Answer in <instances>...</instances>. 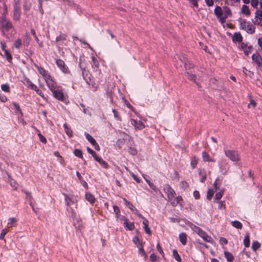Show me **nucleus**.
Segmentation results:
<instances>
[{
  "label": "nucleus",
  "mask_w": 262,
  "mask_h": 262,
  "mask_svg": "<svg viewBox=\"0 0 262 262\" xmlns=\"http://www.w3.org/2000/svg\"><path fill=\"white\" fill-rule=\"evenodd\" d=\"M214 14L222 24L225 23L226 19L232 16L230 9L226 6L221 7L216 6L214 10Z\"/></svg>",
  "instance_id": "nucleus-1"
},
{
  "label": "nucleus",
  "mask_w": 262,
  "mask_h": 262,
  "mask_svg": "<svg viewBox=\"0 0 262 262\" xmlns=\"http://www.w3.org/2000/svg\"><path fill=\"white\" fill-rule=\"evenodd\" d=\"M0 23L4 28L9 30L12 28L11 23L6 19V16L8 14V8L4 0H0Z\"/></svg>",
  "instance_id": "nucleus-2"
},
{
  "label": "nucleus",
  "mask_w": 262,
  "mask_h": 262,
  "mask_svg": "<svg viewBox=\"0 0 262 262\" xmlns=\"http://www.w3.org/2000/svg\"><path fill=\"white\" fill-rule=\"evenodd\" d=\"M35 67L37 69L38 73L43 77L48 87H52L53 83L55 82L54 78L50 74L43 68L35 64Z\"/></svg>",
  "instance_id": "nucleus-3"
},
{
  "label": "nucleus",
  "mask_w": 262,
  "mask_h": 262,
  "mask_svg": "<svg viewBox=\"0 0 262 262\" xmlns=\"http://www.w3.org/2000/svg\"><path fill=\"white\" fill-rule=\"evenodd\" d=\"M49 90L52 92L53 96L57 100L63 102L65 103H67L68 99L67 96L65 95L62 91L59 89H56V82H55L53 83V86L48 87Z\"/></svg>",
  "instance_id": "nucleus-4"
},
{
  "label": "nucleus",
  "mask_w": 262,
  "mask_h": 262,
  "mask_svg": "<svg viewBox=\"0 0 262 262\" xmlns=\"http://www.w3.org/2000/svg\"><path fill=\"white\" fill-rule=\"evenodd\" d=\"M239 23L240 29L245 31L247 33L252 34L255 32V27L246 19L241 18Z\"/></svg>",
  "instance_id": "nucleus-5"
},
{
  "label": "nucleus",
  "mask_w": 262,
  "mask_h": 262,
  "mask_svg": "<svg viewBox=\"0 0 262 262\" xmlns=\"http://www.w3.org/2000/svg\"><path fill=\"white\" fill-rule=\"evenodd\" d=\"M82 74L83 78L86 82L90 85H91L94 91H96L97 89L98 85H97L92 79V75L90 74L88 71L86 70L84 68L82 70Z\"/></svg>",
  "instance_id": "nucleus-6"
},
{
  "label": "nucleus",
  "mask_w": 262,
  "mask_h": 262,
  "mask_svg": "<svg viewBox=\"0 0 262 262\" xmlns=\"http://www.w3.org/2000/svg\"><path fill=\"white\" fill-rule=\"evenodd\" d=\"M225 154L230 160L233 162H238L240 160V157L238 152L234 150H225Z\"/></svg>",
  "instance_id": "nucleus-7"
},
{
  "label": "nucleus",
  "mask_w": 262,
  "mask_h": 262,
  "mask_svg": "<svg viewBox=\"0 0 262 262\" xmlns=\"http://www.w3.org/2000/svg\"><path fill=\"white\" fill-rule=\"evenodd\" d=\"M252 22L255 25L262 26V10L257 9L254 13V17Z\"/></svg>",
  "instance_id": "nucleus-8"
},
{
  "label": "nucleus",
  "mask_w": 262,
  "mask_h": 262,
  "mask_svg": "<svg viewBox=\"0 0 262 262\" xmlns=\"http://www.w3.org/2000/svg\"><path fill=\"white\" fill-rule=\"evenodd\" d=\"M56 63L59 69L64 74H69L70 71L68 67L64 61L61 59H58L56 60Z\"/></svg>",
  "instance_id": "nucleus-9"
},
{
  "label": "nucleus",
  "mask_w": 262,
  "mask_h": 262,
  "mask_svg": "<svg viewBox=\"0 0 262 262\" xmlns=\"http://www.w3.org/2000/svg\"><path fill=\"white\" fill-rule=\"evenodd\" d=\"M252 59L257 67L262 70V57L258 52L253 54Z\"/></svg>",
  "instance_id": "nucleus-10"
},
{
  "label": "nucleus",
  "mask_w": 262,
  "mask_h": 262,
  "mask_svg": "<svg viewBox=\"0 0 262 262\" xmlns=\"http://www.w3.org/2000/svg\"><path fill=\"white\" fill-rule=\"evenodd\" d=\"M130 123L133 125L136 129L142 130L145 127V125L141 121H137L134 119H131Z\"/></svg>",
  "instance_id": "nucleus-11"
},
{
  "label": "nucleus",
  "mask_w": 262,
  "mask_h": 262,
  "mask_svg": "<svg viewBox=\"0 0 262 262\" xmlns=\"http://www.w3.org/2000/svg\"><path fill=\"white\" fill-rule=\"evenodd\" d=\"M64 196L66 203L67 206H70L77 202V197L75 195H67L65 194Z\"/></svg>",
  "instance_id": "nucleus-12"
},
{
  "label": "nucleus",
  "mask_w": 262,
  "mask_h": 262,
  "mask_svg": "<svg viewBox=\"0 0 262 262\" xmlns=\"http://www.w3.org/2000/svg\"><path fill=\"white\" fill-rule=\"evenodd\" d=\"M122 220L123 221V224L126 229L132 231L134 228L135 226L133 222H129L128 219L125 217H122Z\"/></svg>",
  "instance_id": "nucleus-13"
},
{
  "label": "nucleus",
  "mask_w": 262,
  "mask_h": 262,
  "mask_svg": "<svg viewBox=\"0 0 262 262\" xmlns=\"http://www.w3.org/2000/svg\"><path fill=\"white\" fill-rule=\"evenodd\" d=\"M123 200L124 202L125 205L134 213L137 214L138 216V214H140L139 213V211L130 202L128 201L125 198H123Z\"/></svg>",
  "instance_id": "nucleus-14"
},
{
  "label": "nucleus",
  "mask_w": 262,
  "mask_h": 262,
  "mask_svg": "<svg viewBox=\"0 0 262 262\" xmlns=\"http://www.w3.org/2000/svg\"><path fill=\"white\" fill-rule=\"evenodd\" d=\"M138 216L143 219V229L145 232L148 234H151V231L150 228L148 227V220L144 217L141 214H138Z\"/></svg>",
  "instance_id": "nucleus-15"
},
{
  "label": "nucleus",
  "mask_w": 262,
  "mask_h": 262,
  "mask_svg": "<svg viewBox=\"0 0 262 262\" xmlns=\"http://www.w3.org/2000/svg\"><path fill=\"white\" fill-rule=\"evenodd\" d=\"M164 189L165 192L167 193L168 198L169 199H170L174 196L175 192L169 185H165Z\"/></svg>",
  "instance_id": "nucleus-16"
},
{
  "label": "nucleus",
  "mask_w": 262,
  "mask_h": 262,
  "mask_svg": "<svg viewBox=\"0 0 262 262\" xmlns=\"http://www.w3.org/2000/svg\"><path fill=\"white\" fill-rule=\"evenodd\" d=\"M199 236L202 237L205 242L211 244H213L214 243V241L212 238L210 236L208 235L205 231H203L202 233H201Z\"/></svg>",
  "instance_id": "nucleus-17"
},
{
  "label": "nucleus",
  "mask_w": 262,
  "mask_h": 262,
  "mask_svg": "<svg viewBox=\"0 0 262 262\" xmlns=\"http://www.w3.org/2000/svg\"><path fill=\"white\" fill-rule=\"evenodd\" d=\"M188 225L189 227L191 228V229L193 231L195 232L199 236L201 233H202L203 231H204V230H203L199 227L194 225L193 224H192L191 223H189Z\"/></svg>",
  "instance_id": "nucleus-18"
},
{
  "label": "nucleus",
  "mask_w": 262,
  "mask_h": 262,
  "mask_svg": "<svg viewBox=\"0 0 262 262\" xmlns=\"http://www.w3.org/2000/svg\"><path fill=\"white\" fill-rule=\"evenodd\" d=\"M23 82L24 84L27 86L28 88H30V89L34 90L36 89V85L34 84H33L32 81L28 78L25 77Z\"/></svg>",
  "instance_id": "nucleus-19"
},
{
  "label": "nucleus",
  "mask_w": 262,
  "mask_h": 262,
  "mask_svg": "<svg viewBox=\"0 0 262 262\" xmlns=\"http://www.w3.org/2000/svg\"><path fill=\"white\" fill-rule=\"evenodd\" d=\"M241 12L247 17H249L251 15V11L249 7L246 5H243L242 6Z\"/></svg>",
  "instance_id": "nucleus-20"
},
{
  "label": "nucleus",
  "mask_w": 262,
  "mask_h": 262,
  "mask_svg": "<svg viewBox=\"0 0 262 262\" xmlns=\"http://www.w3.org/2000/svg\"><path fill=\"white\" fill-rule=\"evenodd\" d=\"M21 15L20 7L14 8L13 18L16 20H18L20 19Z\"/></svg>",
  "instance_id": "nucleus-21"
},
{
  "label": "nucleus",
  "mask_w": 262,
  "mask_h": 262,
  "mask_svg": "<svg viewBox=\"0 0 262 262\" xmlns=\"http://www.w3.org/2000/svg\"><path fill=\"white\" fill-rule=\"evenodd\" d=\"M232 39L233 42H240L242 41L243 37L239 32H235L233 34Z\"/></svg>",
  "instance_id": "nucleus-22"
},
{
  "label": "nucleus",
  "mask_w": 262,
  "mask_h": 262,
  "mask_svg": "<svg viewBox=\"0 0 262 262\" xmlns=\"http://www.w3.org/2000/svg\"><path fill=\"white\" fill-rule=\"evenodd\" d=\"M85 199L90 203L93 204L96 201V199L93 194L90 192H86L85 194Z\"/></svg>",
  "instance_id": "nucleus-23"
},
{
  "label": "nucleus",
  "mask_w": 262,
  "mask_h": 262,
  "mask_svg": "<svg viewBox=\"0 0 262 262\" xmlns=\"http://www.w3.org/2000/svg\"><path fill=\"white\" fill-rule=\"evenodd\" d=\"M202 158L203 161L205 162H214L215 161V160L214 159L211 158L209 155L205 151L202 152Z\"/></svg>",
  "instance_id": "nucleus-24"
},
{
  "label": "nucleus",
  "mask_w": 262,
  "mask_h": 262,
  "mask_svg": "<svg viewBox=\"0 0 262 262\" xmlns=\"http://www.w3.org/2000/svg\"><path fill=\"white\" fill-rule=\"evenodd\" d=\"M32 5V0H24L23 8L25 11L27 12L31 9Z\"/></svg>",
  "instance_id": "nucleus-25"
},
{
  "label": "nucleus",
  "mask_w": 262,
  "mask_h": 262,
  "mask_svg": "<svg viewBox=\"0 0 262 262\" xmlns=\"http://www.w3.org/2000/svg\"><path fill=\"white\" fill-rule=\"evenodd\" d=\"M91 66L94 69L97 70L99 68V62L97 59L94 56H91Z\"/></svg>",
  "instance_id": "nucleus-26"
},
{
  "label": "nucleus",
  "mask_w": 262,
  "mask_h": 262,
  "mask_svg": "<svg viewBox=\"0 0 262 262\" xmlns=\"http://www.w3.org/2000/svg\"><path fill=\"white\" fill-rule=\"evenodd\" d=\"M96 161L98 162L103 168H108L109 166L107 164V163L104 160H103L101 157H99L98 158H97Z\"/></svg>",
  "instance_id": "nucleus-27"
},
{
  "label": "nucleus",
  "mask_w": 262,
  "mask_h": 262,
  "mask_svg": "<svg viewBox=\"0 0 262 262\" xmlns=\"http://www.w3.org/2000/svg\"><path fill=\"white\" fill-rule=\"evenodd\" d=\"M179 239L183 245H185L187 243V235L185 233H181L179 234Z\"/></svg>",
  "instance_id": "nucleus-28"
},
{
  "label": "nucleus",
  "mask_w": 262,
  "mask_h": 262,
  "mask_svg": "<svg viewBox=\"0 0 262 262\" xmlns=\"http://www.w3.org/2000/svg\"><path fill=\"white\" fill-rule=\"evenodd\" d=\"M8 182L12 187L14 189H17L18 187V184L16 181L13 179L10 176H8Z\"/></svg>",
  "instance_id": "nucleus-29"
},
{
  "label": "nucleus",
  "mask_w": 262,
  "mask_h": 262,
  "mask_svg": "<svg viewBox=\"0 0 262 262\" xmlns=\"http://www.w3.org/2000/svg\"><path fill=\"white\" fill-rule=\"evenodd\" d=\"M224 255L228 262H233L234 260V256L232 253L227 251H225Z\"/></svg>",
  "instance_id": "nucleus-30"
},
{
  "label": "nucleus",
  "mask_w": 262,
  "mask_h": 262,
  "mask_svg": "<svg viewBox=\"0 0 262 262\" xmlns=\"http://www.w3.org/2000/svg\"><path fill=\"white\" fill-rule=\"evenodd\" d=\"M63 127L66 134L69 137H71L73 136V132L72 129L68 127L66 123L63 124Z\"/></svg>",
  "instance_id": "nucleus-31"
},
{
  "label": "nucleus",
  "mask_w": 262,
  "mask_h": 262,
  "mask_svg": "<svg viewBox=\"0 0 262 262\" xmlns=\"http://www.w3.org/2000/svg\"><path fill=\"white\" fill-rule=\"evenodd\" d=\"M17 220L15 217H10L8 219V225H9V227H12L16 225Z\"/></svg>",
  "instance_id": "nucleus-32"
},
{
  "label": "nucleus",
  "mask_w": 262,
  "mask_h": 262,
  "mask_svg": "<svg viewBox=\"0 0 262 262\" xmlns=\"http://www.w3.org/2000/svg\"><path fill=\"white\" fill-rule=\"evenodd\" d=\"M231 225L235 228L239 229H241L243 227L242 224L237 221H232Z\"/></svg>",
  "instance_id": "nucleus-33"
},
{
  "label": "nucleus",
  "mask_w": 262,
  "mask_h": 262,
  "mask_svg": "<svg viewBox=\"0 0 262 262\" xmlns=\"http://www.w3.org/2000/svg\"><path fill=\"white\" fill-rule=\"evenodd\" d=\"M260 247V244L257 241H254L251 246V248L253 251H256Z\"/></svg>",
  "instance_id": "nucleus-34"
},
{
  "label": "nucleus",
  "mask_w": 262,
  "mask_h": 262,
  "mask_svg": "<svg viewBox=\"0 0 262 262\" xmlns=\"http://www.w3.org/2000/svg\"><path fill=\"white\" fill-rule=\"evenodd\" d=\"M85 136L86 139L92 144H96L95 140L89 134L85 133Z\"/></svg>",
  "instance_id": "nucleus-35"
},
{
  "label": "nucleus",
  "mask_w": 262,
  "mask_h": 262,
  "mask_svg": "<svg viewBox=\"0 0 262 262\" xmlns=\"http://www.w3.org/2000/svg\"><path fill=\"white\" fill-rule=\"evenodd\" d=\"M244 244L246 247H248L250 246V237L248 234L245 236Z\"/></svg>",
  "instance_id": "nucleus-36"
},
{
  "label": "nucleus",
  "mask_w": 262,
  "mask_h": 262,
  "mask_svg": "<svg viewBox=\"0 0 262 262\" xmlns=\"http://www.w3.org/2000/svg\"><path fill=\"white\" fill-rule=\"evenodd\" d=\"M172 253H173V255L175 259L178 262H181V258L180 257V256L178 254V252L177 251V250H173L172 251Z\"/></svg>",
  "instance_id": "nucleus-37"
},
{
  "label": "nucleus",
  "mask_w": 262,
  "mask_h": 262,
  "mask_svg": "<svg viewBox=\"0 0 262 262\" xmlns=\"http://www.w3.org/2000/svg\"><path fill=\"white\" fill-rule=\"evenodd\" d=\"M4 52L5 55L7 60L9 62H11L12 61V56H11V54L7 50L4 51Z\"/></svg>",
  "instance_id": "nucleus-38"
},
{
  "label": "nucleus",
  "mask_w": 262,
  "mask_h": 262,
  "mask_svg": "<svg viewBox=\"0 0 262 262\" xmlns=\"http://www.w3.org/2000/svg\"><path fill=\"white\" fill-rule=\"evenodd\" d=\"M37 135L39 137L40 141L43 143H46L47 140L46 138L41 134L39 130H37Z\"/></svg>",
  "instance_id": "nucleus-39"
},
{
  "label": "nucleus",
  "mask_w": 262,
  "mask_h": 262,
  "mask_svg": "<svg viewBox=\"0 0 262 262\" xmlns=\"http://www.w3.org/2000/svg\"><path fill=\"white\" fill-rule=\"evenodd\" d=\"M198 164V159L195 157H193L191 159L190 164L193 168H194Z\"/></svg>",
  "instance_id": "nucleus-40"
},
{
  "label": "nucleus",
  "mask_w": 262,
  "mask_h": 262,
  "mask_svg": "<svg viewBox=\"0 0 262 262\" xmlns=\"http://www.w3.org/2000/svg\"><path fill=\"white\" fill-rule=\"evenodd\" d=\"M1 89L3 91L9 93L10 91V87L8 84H4L1 85Z\"/></svg>",
  "instance_id": "nucleus-41"
},
{
  "label": "nucleus",
  "mask_w": 262,
  "mask_h": 262,
  "mask_svg": "<svg viewBox=\"0 0 262 262\" xmlns=\"http://www.w3.org/2000/svg\"><path fill=\"white\" fill-rule=\"evenodd\" d=\"M67 38V35L64 34H61L56 38L57 42L65 40Z\"/></svg>",
  "instance_id": "nucleus-42"
},
{
  "label": "nucleus",
  "mask_w": 262,
  "mask_h": 262,
  "mask_svg": "<svg viewBox=\"0 0 262 262\" xmlns=\"http://www.w3.org/2000/svg\"><path fill=\"white\" fill-rule=\"evenodd\" d=\"M214 194V191L212 189H209L208 190V191H207V199L208 200H211V199L212 198L213 195Z\"/></svg>",
  "instance_id": "nucleus-43"
},
{
  "label": "nucleus",
  "mask_w": 262,
  "mask_h": 262,
  "mask_svg": "<svg viewBox=\"0 0 262 262\" xmlns=\"http://www.w3.org/2000/svg\"><path fill=\"white\" fill-rule=\"evenodd\" d=\"M74 154L75 156L78 158H82V151L79 149H76L74 151Z\"/></svg>",
  "instance_id": "nucleus-44"
},
{
  "label": "nucleus",
  "mask_w": 262,
  "mask_h": 262,
  "mask_svg": "<svg viewBox=\"0 0 262 262\" xmlns=\"http://www.w3.org/2000/svg\"><path fill=\"white\" fill-rule=\"evenodd\" d=\"M114 117L118 121H121L122 120L121 117L119 116L118 112L115 110L113 109L112 111Z\"/></svg>",
  "instance_id": "nucleus-45"
},
{
  "label": "nucleus",
  "mask_w": 262,
  "mask_h": 262,
  "mask_svg": "<svg viewBox=\"0 0 262 262\" xmlns=\"http://www.w3.org/2000/svg\"><path fill=\"white\" fill-rule=\"evenodd\" d=\"M219 164H220V168L221 172H222L224 174H226L228 168H226V166L225 165H224L223 164H222V163L221 162Z\"/></svg>",
  "instance_id": "nucleus-46"
},
{
  "label": "nucleus",
  "mask_w": 262,
  "mask_h": 262,
  "mask_svg": "<svg viewBox=\"0 0 262 262\" xmlns=\"http://www.w3.org/2000/svg\"><path fill=\"white\" fill-rule=\"evenodd\" d=\"M221 183V182L219 179H216L213 184L215 190H217L219 188Z\"/></svg>",
  "instance_id": "nucleus-47"
},
{
  "label": "nucleus",
  "mask_w": 262,
  "mask_h": 262,
  "mask_svg": "<svg viewBox=\"0 0 262 262\" xmlns=\"http://www.w3.org/2000/svg\"><path fill=\"white\" fill-rule=\"evenodd\" d=\"M34 90L39 96H40L43 99L46 100V98L45 97V95L42 93V92L36 86V89H34Z\"/></svg>",
  "instance_id": "nucleus-48"
},
{
  "label": "nucleus",
  "mask_w": 262,
  "mask_h": 262,
  "mask_svg": "<svg viewBox=\"0 0 262 262\" xmlns=\"http://www.w3.org/2000/svg\"><path fill=\"white\" fill-rule=\"evenodd\" d=\"M224 190H221L220 192L216 193L215 195V199L216 200H220L221 199L224 194Z\"/></svg>",
  "instance_id": "nucleus-49"
},
{
  "label": "nucleus",
  "mask_w": 262,
  "mask_h": 262,
  "mask_svg": "<svg viewBox=\"0 0 262 262\" xmlns=\"http://www.w3.org/2000/svg\"><path fill=\"white\" fill-rule=\"evenodd\" d=\"M21 40L19 38H18L17 39H16L14 44V47L17 49H19L20 48V47L21 46Z\"/></svg>",
  "instance_id": "nucleus-50"
},
{
  "label": "nucleus",
  "mask_w": 262,
  "mask_h": 262,
  "mask_svg": "<svg viewBox=\"0 0 262 262\" xmlns=\"http://www.w3.org/2000/svg\"><path fill=\"white\" fill-rule=\"evenodd\" d=\"M8 232V230L6 229H4L2 231L1 234H0V239H4L5 238V236L6 234Z\"/></svg>",
  "instance_id": "nucleus-51"
},
{
  "label": "nucleus",
  "mask_w": 262,
  "mask_h": 262,
  "mask_svg": "<svg viewBox=\"0 0 262 262\" xmlns=\"http://www.w3.org/2000/svg\"><path fill=\"white\" fill-rule=\"evenodd\" d=\"M244 46H245L243 44L242 45V48L243 49H244V52L245 54L246 55H248L251 53V48L248 47V48H245L244 49Z\"/></svg>",
  "instance_id": "nucleus-52"
},
{
  "label": "nucleus",
  "mask_w": 262,
  "mask_h": 262,
  "mask_svg": "<svg viewBox=\"0 0 262 262\" xmlns=\"http://www.w3.org/2000/svg\"><path fill=\"white\" fill-rule=\"evenodd\" d=\"M250 2L251 6L254 8H256L259 3L258 0H251Z\"/></svg>",
  "instance_id": "nucleus-53"
},
{
  "label": "nucleus",
  "mask_w": 262,
  "mask_h": 262,
  "mask_svg": "<svg viewBox=\"0 0 262 262\" xmlns=\"http://www.w3.org/2000/svg\"><path fill=\"white\" fill-rule=\"evenodd\" d=\"M186 76L190 80H192L193 81H194L195 80L196 76L192 74L187 73Z\"/></svg>",
  "instance_id": "nucleus-54"
},
{
  "label": "nucleus",
  "mask_w": 262,
  "mask_h": 262,
  "mask_svg": "<svg viewBox=\"0 0 262 262\" xmlns=\"http://www.w3.org/2000/svg\"><path fill=\"white\" fill-rule=\"evenodd\" d=\"M113 209H114V211L117 217H118L120 213V211L119 207L117 206H114Z\"/></svg>",
  "instance_id": "nucleus-55"
},
{
  "label": "nucleus",
  "mask_w": 262,
  "mask_h": 262,
  "mask_svg": "<svg viewBox=\"0 0 262 262\" xmlns=\"http://www.w3.org/2000/svg\"><path fill=\"white\" fill-rule=\"evenodd\" d=\"M129 173L135 181H136L138 183H139L140 182V179L139 178H138L136 175H135L132 171H129Z\"/></svg>",
  "instance_id": "nucleus-56"
},
{
  "label": "nucleus",
  "mask_w": 262,
  "mask_h": 262,
  "mask_svg": "<svg viewBox=\"0 0 262 262\" xmlns=\"http://www.w3.org/2000/svg\"><path fill=\"white\" fill-rule=\"evenodd\" d=\"M228 243L227 239L225 237H221L220 239V243L222 245H226Z\"/></svg>",
  "instance_id": "nucleus-57"
},
{
  "label": "nucleus",
  "mask_w": 262,
  "mask_h": 262,
  "mask_svg": "<svg viewBox=\"0 0 262 262\" xmlns=\"http://www.w3.org/2000/svg\"><path fill=\"white\" fill-rule=\"evenodd\" d=\"M128 152H129L130 154L133 155H135L137 153V150L133 147L129 148L128 149Z\"/></svg>",
  "instance_id": "nucleus-58"
},
{
  "label": "nucleus",
  "mask_w": 262,
  "mask_h": 262,
  "mask_svg": "<svg viewBox=\"0 0 262 262\" xmlns=\"http://www.w3.org/2000/svg\"><path fill=\"white\" fill-rule=\"evenodd\" d=\"M13 105L15 109L19 112L21 114H22V113L21 112V110L20 108L19 105L18 103L16 102H13Z\"/></svg>",
  "instance_id": "nucleus-59"
},
{
  "label": "nucleus",
  "mask_w": 262,
  "mask_h": 262,
  "mask_svg": "<svg viewBox=\"0 0 262 262\" xmlns=\"http://www.w3.org/2000/svg\"><path fill=\"white\" fill-rule=\"evenodd\" d=\"M20 0H14V8L20 7Z\"/></svg>",
  "instance_id": "nucleus-60"
},
{
  "label": "nucleus",
  "mask_w": 262,
  "mask_h": 262,
  "mask_svg": "<svg viewBox=\"0 0 262 262\" xmlns=\"http://www.w3.org/2000/svg\"><path fill=\"white\" fill-rule=\"evenodd\" d=\"M157 249L160 254H161L162 255H164L163 250L161 246L160 245L159 243H158V244L157 245Z\"/></svg>",
  "instance_id": "nucleus-61"
},
{
  "label": "nucleus",
  "mask_w": 262,
  "mask_h": 262,
  "mask_svg": "<svg viewBox=\"0 0 262 262\" xmlns=\"http://www.w3.org/2000/svg\"><path fill=\"white\" fill-rule=\"evenodd\" d=\"M0 100L3 102H6L7 101V98L4 95H0Z\"/></svg>",
  "instance_id": "nucleus-62"
},
{
  "label": "nucleus",
  "mask_w": 262,
  "mask_h": 262,
  "mask_svg": "<svg viewBox=\"0 0 262 262\" xmlns=\"http://www.w3.org/2000/svg\"><path fill=\"white\" fill-rule=\"evenodd\" d=\"M205 1L206 5L209 7L212 6L213 5V0H205Z\"/></svg>",
  "instance_id": "nucleus-63"
},
{
  "label": "nucleus",
  "mask_w": 262,
  "mask_h": 262,
  "mask_svg": "<svg viewBox=\"0 0 262 262\" xmlns=\"http://www.w3.org/2000/svg\"><path fill=\"white\" fill-rule=\"evenodd\" d=\"M257 43L259 47L262 49V37H260L258 39Z\"/></svg>",
  "instance_id": "nucleus-64"
}]
</instances>
